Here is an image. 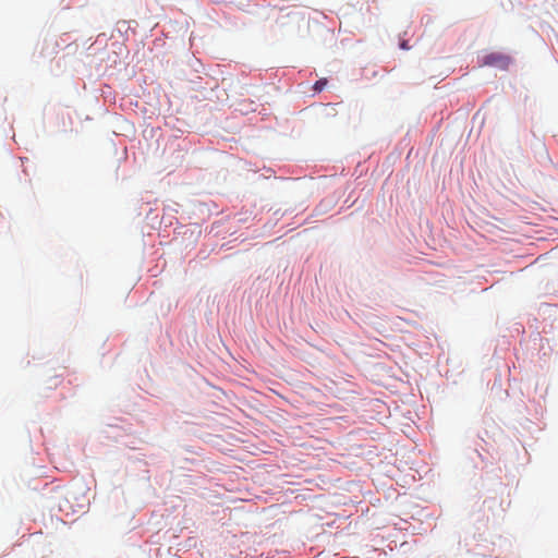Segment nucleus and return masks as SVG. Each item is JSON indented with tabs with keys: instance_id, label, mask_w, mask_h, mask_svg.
<instances>
[{
	"instance_id": "obj_4",
	"label": "nucleus",
	"mask_w": 558,
	"mask_h": 558,
	"mask_svg": "<svg viewBox=\"0 0 558 558\" xmlns=\"http://www.w3.org/2000/svg\"><path fill=\"white\" fill-rule=\"evenodd\" d=\"M400 47L404 50H408L410 49V47L408 46V41L403 40L401 44H400Z\"/></svg>"
},
{
	"instance_id": "obj_1",
	"label": "nucleus",
	"mask_w": 558,
	"mask_h": 558,
	"mask_svg": "<svg viewBox=\"0 0 558 558\" xmlns=\"http://www.w3.org/2000/svg\"><path fill=\"white\" fill-rule=\"evenodd\" d=\"M509 57L500 54V53H489L484 58L485 65H495L499 68H507L509 64Z\"/></svg>"
},
{
	"instance_id": "obj_3",
	"label": "nucleus",
	"mask_w": 558,
	"mask_h": 558,
	"mask_svg": "<svg viewBox=\"0 0 558 558\" xmlns=\"http://www.w3.org/2000/svg\"><path fill=\"white\" fill-rule=\"evenodd\" d=\"M245 2H248L247 0H235V5L239 8H243L245 5Z\"/></svg>"
},
{
	"instance_id": "obj_2",
	"label": "nucleus",
	"mask_w": 558,
	"mask_h": 558,
	"mask_svg": "<svg viewBox=\"0 0 558 558\" xmlns=\"http://www.w3.org/2000/svg\"><path fill=\"white\" fill-rule=\"evenodd\" d=\"M327 85V80L326 78H322V80H318L315 84H314V89L316 92H322L325 86Z\"/></svg>"
}]
</instances>
